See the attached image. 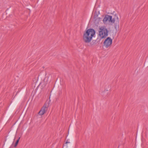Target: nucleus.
I'll list each match as a JSON object with an SVG mask.
<instances>
[{"instance_id": "nucleus-1", "label": "nucleus", "mask_w": 148, "mask_h": 148, "mask_svg": "<svg viewBox=\"0 0 148 148\" xmlns=\"http://www.w3.org/2000/svg\"><path fill=\"white\" fill-rule=\"evenodd\" d=\"M96 32L94 29H89L86 30L83 33V40L84 42L86 43H90L95 37Z\"/></svg>"}, {"instance_id": "nucleus-2", "label": "nucleus", "mask_w": 148, "mask_h": 148, "mask_svg": "<svg viewBox=\"0 0 148 148\" xmlns=\"http://www.w3.org/2000/svg\"><path fill=\"white\" fill-rule=\"evenodd\" d=\"M98 37L102 39L106 38L108 36V31L106 27H99L98 29Z\"/></svg>"}, {"instance_id": "nucleus-3", "label": "nucleus", "mask_w": 148, "mask_h": 148, "mask_svg": "<svg viewBox=\"0 0 148 148\" xmlns=\"http://www.w3.org/2000/svg\"><path fill=\"white\" fill-rule=\"evenodd\" d=\"M112 40L110 37H107L103 42V45L106 48L110 47L112 44Z\"/></svg>"}, {"instance_id": "nucleus-4", "label": "nucleus", "mask_w": 148, "mask_h": 148, "mask_svg": "<svg viewBox=\"0 0 148 148\" xmlns=\"http://www.w3.org/2000/svg\"><path fill=\"white\" fill-rule=\"evenodd\" d=\"M112 20V16L108 15H106L103 19V21L105 24H107L108 22L113 23L114 21Z\"/></svg>"}, {"instance_id": "nucleus-5", "label": "nucleus", "mask_w": 148, "mask_h": 148, "mask_svg": "<svg viewBox=\"0 0 148 148\" xmlns=\"http://www.w3.org/2000/svg\"><path fill=\"white\" fill-rule=\"evenodd\" d=\"M47 110V106L46 105H44L42 108L41 110L39 112L38 114L40 115H43Z\"/></svg>"}, {"instance_id": "nucleus-6", "label": "nucleus", "mask_w": 148, "mask_h": 148, "mask_svg": "<svg viewBox=\"0 0 148 148\" xmlns=\"http://www.w3.org/2000/svg\"><path fill=\"white\" fill-rule=\"evenodd\" d=\"M114 21V22L115 21L119 22V18L117 14H115L113 18H112V20Z\"/></svg>"}, {"instance_id": "nucleus-7", "label": "nucleus", "mask_w": 148, "mask_h": 148, "mask_svg": "<svg viewBox=\"0 0 148 148\" xmlns=\"http://www.w3.org/2000/svg\"><path fill=\"white\" fill-rule=\"evenodd\" d=\"M20 138L19 137L18 138V139L16 141L15 145H14V147H16V146L17 145L18 143V142H19V140Z\"/></svg>"}, {"instance_id": "nucleus-8", "label": "nucleus", "mask_w": 148, "mask_h": 148, "mask_svg": "<svg viewBox=\"0 0 148 148\" xmlns=\"http://www.w3.org/2000/svg\"><path fill=\"white\" fill-rule=\"evenodd\" d=\"M67 148V146H66V148ZM63 148H64V147Z\"/></svg>"}, {"instance_id": "nucleus-9", "label": "nucleus", "mask_w": 148, "mask_h": 148, "mask_svg": "<svg viewBox=\"0 0 148 148\" xmlns=\"http://www.w3.org/2000/svg\"><path fill=\"white\" fill-rule=\"evenodd\" d=\"M102 93L103 94V92H102Z\"/></svg>"}]
</instances>
